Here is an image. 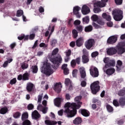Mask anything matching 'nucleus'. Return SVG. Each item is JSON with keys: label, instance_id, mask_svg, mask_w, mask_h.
<instances>
[{"label": "nucleus", "instance_id": "obj_55", "mask_svg": "<svg viewBox=\"0 0 125 125\" xmlns=\"http://www.w3.org/2000/svg\"><path fill=\"white\" fill-rule=\"evenodd\" d=\"M64 83L65 85H70L71 84V81L69 78L65 79Z\"/></svg>", "mask_w": 125, "mask_h": 125}, {"label": "nucleus", "instance_id": "obj_44", "mask_svg": "<svg viewBox=\"0 0 125 125\" xmlns=\"http://www.w3.org/2000/svg\"><path fill=\"white\" fill-rule=\"evenodd\" d=\"M92 103H96L97 105H99V106L101 105V102H100V101L97 99L94 98L92 100Z\"/></svg>", "mask_w": 125, "mask_h": 125}, {"label": "nucleus", "instance_id": "obj_39", "mask_svg": "<svg viewBox=\"0 0 125 125\" xmlns=\"http://www.w3.org/2000/svg\"><path fill=\"white\" fill-rule=\"evenodd\" d=\"M43 96V94L42 93L38 95V103L41 104L42 103V97Z\"/></svg>", "mask_w": 125, "mask_h": 125}, {"label": "nucleus", "instance_id": "obj_8", "mask_svg": "<svg viewBox=\"0 0 125 125\" xmlns=\"http://www.w3.org/2000/svg\"><path fill=\"white\" fill-rule=\"evenodd\" d=\"M41 117L42 116L37 110H34L32 113V118L33 120H35V121H37L38 122L41 120Z\"/></svg>", "mask_w": 125, "mask_h": 125}, {"label": "nucleus", "instance_id": "obj_49", "mask_svg": "<svg viewBox=\"0 0 125 125\" xmlns=\"http://www.w3.org/2000/svg\"><path fill=\"white\" fill-rule=\"evenodd\" d=\"M35 37H36V34L35 33L30 34L29 36L28 35V40L33 41V40L35 39Z\"/></svg>", "mask_w": 125, "mask_h": 125}, {"label": "nucleus", "instance_id": "obj_36", "mask_svg": "<svg viewBox=\"0 0 125 125\" xmlns=\"http://www.w3.org/2000/svg\"><path fill=\"white\" fill-rule=\"evenodd\" d=\"M4 123L5 125H9L10 124H11V123H12V118L10 117L5 119Z\"/></svg>", "mask_w": 125, "mask_h": 125}, {"label": "nucleus", "instance_id": "obj_40", "mask_svg": "<svg viewBox=\"0 0 125 125\" xmlns=\"http://www.w3.org/2000/svg\"><path fill=\"white\" fill-rule=\"evenodd\" d=\"M64 112H65V109L64 111L63 110V109H61L58 111V114L59 116H63V115H64V116H66V117H67V118H73V117H68L67 115H66V114L64 113Z\"/></svg>", "mask_w": 125, "mask_h": 125}, {"label": "nucleus", "instance_id": "obj_21", "mask_svg": "<svg viewBox=\"0 0 125 125\" xmlns=\"http://www.w3.org/2000/svg\"><path fill=\"white\" fill-rule=\"evenodd\" d=\"M33 88H34V84L31 83H27L26 89L28 92H31L33 90Z\"/></svg>", "mask_w": 125, "mask_h": 125}, {"label": "nucleus", "instance_id": "obj_42", "mask_svg": "<svg viewBox=\"0 0 125 125\" xmlns=\"http://www.w3.org/2000/svg\"><path fill=\"white\" fill-rule=\"evenodd\" d=\"M125 95V89H121L118 92V95L119 96H124Z\"/></svg>", "mask_w": 125, "mask_h": 125}, {"label": "nucleus", "instance_id": "obj_59", "mask_svg": "<svg viewBox=\"0 0 125 125\" xmlns=\"http://www.w3.org/2000/svg\"><path fill=\"white\" fill-rule=\"evenodd\" d=\"M93 11L94 13H99V12H100L101 11V9H100V8L96 7L94 8Z\"/></svg>", "mask_w": 125, "mask_h": 125}, {"label": "nucleus", "instance_id": "obj_31", "mask_svg": "<svg viewBox=\"0 0 125 125\" xmlns=\"http://www.w3.org/2000/svg\"><path fill=\"white\" fill-rule=\"evenodd\" d=\"M106 108L108 113H112L114 111V108L110 104H106Z\"/></svg>", "mask_w": 125, "mask_h": 125}, {"label": "nucleus", "instance_id": "obj_48", "mask_svg": "<svg viewBox=\"0 0 125 125\" xmlns=\"http://www.w3.org/2000/svg\"><path fill=\"white\" fill-rule=\"evenodd\" d=\"M22 125H32V123L30 120H26L23 122Z\"/></svg>", "mask_w": 125, "mask_h": 125}, {"label": "nucleus", "instance_id": "obj_1", "mask_svg": "<svg viewBox=\"0 0 125 125\" xmlns=\"http://www.w3.org/2000/svg\"><path fill=\"white\" fill-rule=\"evenodd\" d=\"M82 96H78L75 99L76 103H66L64 105L65 111L64 113L68 117H75L77 115V110L80 109L83 105V102H81Z\"/></svg>", "mask_w": 125, "mask_h": 125}, {"label": "nucleus", "instance_id": "obj_11", "mask_svg": "<svg viewBox=\"0 0 125 125\" xmlns=\"http://www.w3.org/2000/svg\"><path fill=\"white\" fill-rule=\"evenodd\" d=\"M81 11L83 15H86V14H88L90 12V9L86 5H84L82 8Z\"/></svg>", "mask_w": 125, "mask_h": 125}, {"label": "nucleus", "instance_id": "obj_34", "mask_svg": "<svg viewBox=\"0 0 125 125\" xmlns=\"http://www.w3.org/2000/svg\"><path fill=\"white\" fill-rule=\"evenodd\" d=\"M81 10V7L78 6H75L73 8V14H77L79 13V11Z\"/></svg>", "mask_w": 125, "mask_h": 125}, {"label": "nucleus", "instance_id": "obj_41", "mask_svg": "<svg viewBox=\"0 0 125 125\" xmlns=\"http://www.w3.org/2000/svg\"><path fill=\"white\" fill-rule=\"evenodd\" d=\"M70 65L73 69L76 68V66H77V62H76V60L75 59H73L71 61Z\"/></svg>", "mask_w": 125, "mask_h": 125}, {"label": "nucleus", "instance_id": "obj_30", "mask_svg": "<svg viewBox=\"0 0 125 125\" xmlns=\"http://www.w3.org/2000/svg\"><path fill=\"white\" fill-rule=\"evenodd\" d=\"M119 106H121V107H124V106H125V98H120Z\"/></svg>", "mask_w": 125, "mask_h": 125}, {"label": "nucleus", "instance_id": "obj_62", "mask_svg": "<svg viewBox=\"0 0 125 125\" xmlns=\"http://www.w3.org/2000/svg\"><path fill=\"white\" fill-rule=\"evenodd\" d=\"M75 60L76 64H78V65H80V64H81V57H78Z\"/></svg>", "mask_w": 125, "mask_h": 125}, {"label": "nucleus", "instance_id": "obj_38", "mask_svg": "<svg viewBox=\"0 0 125 125\" xmlns=\"http://www.w3.org/2000/svg\"><path fill=\"white\" fill-rule=\"evenodd\" d=\"M72 33L73 38L76 39V38L78 37V33H79V32L77 31V30L76 29H73L72 30Z\"/></svg>", "mask_w": 125, "mask_h": 125}, {"label": "nucleus", "instance_id": "obj_7", "mask_svg": "<svg viewBox=\"0 0 125 125\" xmlns=\"http://www.w3.org/2000/svg\"><path fill=\"white\" fill-rule=\"evenodd\" d=\"M90 74L93 78H97L99 76V71H98V69L93 66H91L89 69Z\"/></svg>", "mask_w": 125, "mask_h": 125}, {"label": "nucleus", "instance_id": "obj_32", "mask_svg": "<svg viewBox=\"0 0 125 125\" xmlns=\"http://www.w3.org/2000/svg\"><path fill=\"white\" fill-rule=\"evenodd\" d=\"M13 117L14 119H19L21 117V112L19 111L15 112L13 115Z\"/></svg>", "mask_w": 125, "mask_h": 125}, {"label": "nucleus", "instance_id": "obj_6", "mask_svg": "<svg viewBox=\"0 0 125 125\" xmlns=\"http://www.w3.org/2000/svg\"><path fill=\"white\" fill-rule=\"evenodd\" d=\"M100 83L99 81H95L90 85V89L93 94H96L100 90Z\"/></svg>", "mask_w": 125, "mask_h": 125}, {"label": "nucleus", "instance_id": "obj_26", "mask_svg": "<svg viewBox=\"0 0 125 125\" xmlns=\"http://www.w3.org/2000/svg\"><path fill=\"white\" fill-rule=\"evenodd\" d=\"M28 118H29V114H28V112H24L22 114L21 121L24 122V121H26Z\"/></svg>", "mask_w": 125, "mask_h": 125}, {"label": "nucleus", "instance_id": "obj_5", "mask_svg": "<svg viewBox=\"0 0 125 125\" xmlns=\"http://www.w3.org/2000/svg\"><path fill=\"white\" fill-rule=\"evenodd\" d=\"M123 12L122 10L115 9L112 11V15L115 21H121L123 19Z\"/></svg>", "mask_w": 125, "mask_h": 125}, {"label": "nucleus", "instance_id": "obj_19", "mask_svg": "<svg viewBox=\"0 0 125 125\" xmlns=\"http://www.w3.org/2000/svg\"><path fill=\"white\" fill-rule=\"evenodd\" d=\"M44 123L46 125H57V122L53 121L52 120H45Z\"/></svg>", "mask_w": 125, "mask_h": 125}, {"label": "nucleus", "instance_id": "obj_60", "mask_svg": "<svg viewBox=\"0 0 125 125\" xmlns=\"http://www.w3.org/2000/svg\"><path fill=\"white\" fill-rule=\"evenodd\" d=\"M27 109L29 110H33L34 109V105L32 104H30L27 105Z\"/></svg>", "mask_w": 125, "mask_h": 125}, {"label": "nucleus", "instance_id": "obj_56", "mask_svg": "<svg viewBox=\"0 0 125 125\" xmlns=\"http://www.w3.org/2000/svg\"><path fill=\"white\" fill-rule=\"evenodd\" d=\"M99 55V53L97 51H95V52L92 53L91 56H92V58H94L96 57L97 56H98Z\"/></svg>", "mask_w": 125, "mask_h": 125}, {"label": "nucleus", "instance_id": "obj_17", "mask_svg": "<svg viewBox=\"0 0 125 125\" xmlns=\"http://www.w3.org/2000/svg\"><path fill=\"white\" fill-rule=\"evenodd\" d=\"M79 71H80L81 79H85V77H86V72H85L84 68L83 67L80 68L79 69Z\"/></svg>", "mask_w": 125, "mask_h": 125}, {"label": "nucleus", "instance_id": "obj_23", "mask_svg": "<svg viewBox=\"0 0 125 125\" xmlns=\"http://www.w3.org/2000/svg\"><path fill=\"white\" fill-rule=\"evenodd\" d=\"M115 62L114 61L110 60L107 64H105L104 68L107 69L108 67H111V66H115Z\"/></svg>", "mask_w": 125, "mask_h": 125}, {"label": "nucleus", "instance_id": "obj_51", "mask_svg": "<svg viewBox=\"0 0 125 125\" xmlns=\"http://www.w3.org/2000/svg\"><path fill=\"white\" fill-rule=\"evenodd\" d=\"M113 104L115 107H119L120 106V103L117 100H114L113 101Z\"/></svg>", "mask_w": 125, "mask_h": 125}, {"label": "nucleus", "instance_id": "obj_35", "mask_svg": "<svg viewBox=\"0 0 125 125\" xmlns=\"http://www.w3.org/2000/svg\"><path fill=\"white\" fill-rule=\"evenodd\" d=\"M75 28L76 29V31H78V33H82L83 30V26L81 25L75 26Z\"/></svg>", "mask_w": 125, "mask_h": 125}, {"label": "nucleus", "instance_id": "obj_54", "mask_svg": "<svg viewBox=\"0 0 125 125\" xmlns=\"http://www.w3.org/2000/svg\"><path fill=\"white\" fill-rule=\"evenodd\" d=\"M47 111H48V107L44 106L42 108L41 112H42V113L43 114H46V113H47Z\"/></svg>", "mask_w": 125, "mask_h": 125}, {"label": "nucleus", "instance_id": "obj_3", "mask_svg": "<svg viewBox=\"0 0 125 125\" xmlns=\"http://www.w3.org/2000/svg\"><path fill=\"white\" fill-rule=\"evenodd\" d=\"M58 51H59V49L57 48H55L53 50L51 56L50 61L54 64L53 66L54 69H58L59 66L61 65V63H62V57L61 55L55 56L58 53Z\"/></svg>", "mask_w": 125, "mask_h": 125}, {"label": "nucleus", "instance_id": "obj_50", "mask_svg": "<svg viewBox=\"0 0 125 125\" xmlns=\"http://www.w3.org/2000/svg\"><path fill=\"white\" fill-rule=\"evenodd\" d=\"M29 67V65L26 63H22L21 65V68L22 70H25V69H27Z\"/></svg>", "mask_w": 125, "mask_h": 125}, {"label": "nucleus", "instance_id": "obj_27", "mask_svg": "<svg viewBox=\"0 0 125 125\" xmlns=\"http://www.w3.org/2000/svg\"><path fill=\"white\" fill-rule=\"evenodd\" d=\"M30 74L27 72H25L22 75V81H29Z\"/></svg>", "mask_w": 125, "mask_h": 125}, {"label": "nucleus", "instance_id": "obj_12", "mask_svg": "<svg viewBox=\"0 0 125 125\" xmlns=\"http://www.w3.org/2000/svg\"><path fill=\"white\" fill-rule=\"evenodd\" d=\"M118 38L117 37L115 36H110L108 38L107 41V43L108 44H113V43H115L116 42H117Z\"/></svg>", "mask_w": 125, "mask_h": 125}, {"label": "nucleus", "instance_id": "obj_29", "mask_svg": "<svg viewBox=\"0 0 125 125\" xmlns=\"http://www.w3.org/2000/svg\"><path fill=\"white\" fill-rule=\"evenodd\" d=\"M93 30V27H92V25H88L86 27H85L84 31L86 33H89V32H91Z\"/></svg>", "mask_w": 125, "mask_h": 125}, {"label": "nucleus", "instance_id": "obj_18", "mask_svg": "<svg viewBox=\"0 0 125 125\" xmlns=\"http://www.w3.org/2000/svg\"><path fill=\"white\" fill-rule=\"evenodd\" d=\"M18 39L19 41H22L23 40L24 42H26V41H28L29 40V35L25 36V34H21L18 37Z\"/></svg>", "mask_w": 125, "mask_h": 125}, {"label": "nucleus", "instance_id": "obj_46", "mask_svg": "<svg viewBox=\"0 0 125 125\" xmlns=\"http://www.w3.org/2000/svg\"><path fill=\"white\" fill-rule=\"evenodd\" d=\"M83 22H84V23H86V24H88V22H89V17L88 16H86L85 17L83 18Z\"/></svg>", "mask_w": 125, "mask_h": 125}, {"label": "nucleus", "instance_id": "obj_37", "mask_svg": "<svg viewBox=\"0 0 125 125\" xmlns=\"http://www.w3.org/2000/svg\"><path fill=\"white\" fill-rule=\"evenodd\" d=\"M23 14H24V12H23V10H18L17 11L16 16L17 17H21Z\"/></svg>", "mask_w": 125, "mask_h": 125}, {"label": "nucleus", "instance_id": "obj_25", "mask_svg": "<svg viewBox=\"0 0 125 125\" xmlns=\"http://www.w3.org/2000/svg\"><path fill=\"white\" fill-rule=\"evenodd\" d=\"M102 17L104 18V19H105L107 21H111V16L107 15L106 13L102 14Z\"/></svg>", "mask_w": 125, "mask_h": 125}, {"label": "nucleus", "instance_id": "obj_20", "mask_svg": "<svg viewBox=\"0 0 125 125\" xmlns=\"http://www.w3.org/2000/svg\"><path fill=\"white\" fill-rule=\"evenodd\" d=\"M89 61V59L88 58V55H83L82 56V62L83 64H85L88 62Z\"/></svg>", "mask_w": 125, "mask_h": 125}, {"label": "nucleus", "instance_id": "obj_53", "mask_svg": "<svg viewBox=\"0 0 125 125\" xmlns=\"http://www.w3.org/2000/svg\"><path fill=\"white\" fill-rule=\"evenodd\" d=\"M78 75V69H74L72 71V76L74 78H77V76Z\"/></svg>", "mask_w": 125, "mask_h": 125}, {"label": "nucleus", "instance_id": "obj_14", "mask_svg": "<svg viewBox=\"0 0 125 125\" xmlns=\"http://www.w3.org/2000/svg\"><path fill=\"white\" fill-rule=\"evenodd\" d=\"M84 42V41L83 40V38L80 37L76 40V44L78 47H81V46H83Z\"/></svg>", "mask_w": 125, "mask_h": 125}, {"label": "nucleus", "instance_id": "obj_16", "mask_svg": "<svg viewBox=\"0 0 125 125\" xmlns=\"http://www.w3.org/2000/svg\"><path fill=\"white\" fill-rule=\"evenodd\" d=\"M63 101V99L62 98H57L54 100V104L57 107L61 106V102Z\"/></svg>", "mask_w": 125, "mask_h": 125}, {"label": "nucleus", "instance_id": "obj_61", "mask_svg": "<svg viewBox=\"0 0 125 125\" xmlns=\"http://www.w3.org/2000/svg\"><path fill=\"white\" fill-rule=\"evenodd\" d=\"M86 79H84V81H83L81 83V85L82 87H85L86 86V82H85Z\"/></svg>", "mask_w": 125, "mask_h": 125}, {"label": "nucleus", "instance_id": "obj_2", "mask_svg": "<svg viewBox=\"0 0 125 125\" xmlns=\"http://www.w3.org/2000/svg\"><path fill=\"white\" fill-rule=\"evenodd\" d=\"M125 42H120L118 43L116 48L110 47L106 49V53L107 55H114L117 52L118 54H123L124 52H125Z\"/></svg>", "mask_w": 125, "mask_h": 125}, {"label": "nucleus", "instance_id": "obj_4", "mask_svg": "<svg viewBox=\"0 0 125 125\" xmlns=\"http://www.w3.org/2000/svg\"><path fill=\"white\" fill-rule=\"evenodd\" d=\"M41 71L47 77L53 74V69L51 68L50 64L47 62H43V66L41 68Z\"/></svg>", "mask_w": 125, "mask_h": 125}, {"label": "nucleus", "instance_id": "obj_22", "mask_svg": "<svg viewBox=\"0 0 125 125\" xmlns=\"http://www.w3.org/2000/svg\"><path fill=\"white\" fill-rule=\"evenodd\" d=\"M94 7H104L105 6V4L104 3H102L101 1H98L94 3Z\"/></svg>", "mask_w": 125, "mask_h": 125}, {"label": "nucleus", "instance_id": "obj_52", "mask_svg": "<svg viewBox=\"0 0 125 125\" xmlns=\"http://www.w3.org/2000/svg\"><path fill=\"white\" fill-rule=\"evenodd\" d=\"M74 25L75 26V27H77V26H80L81 25V21L79 20H77L74 21Z\"/></svg>", "mask_w": 125, "mask_h": 125}, {"label": "nucleus", "instance_id": "obj_47", "mask_svg": "<svg viewBox=\"0 0 125 125\" xmlns=\"http://www.w3.org/2000/svg\"><path fill=\"white\" fill-rule=\"evenodd\" d=\"M52 27H51V25H49L48 28V30H47L44 34L45 37H48V35H49V31H51V29Z\"/></svg>", "mask_w": 125, "mask_h": 125}, {"label": "nucleus", "instance_id": "obj_58", "mask_svg": "<svg viewBox=\"0 0 125 125\" xmlns=\"http://www.w3.org/2000/svg\"><path fill=\"white\" fill-rule=\"evenodd\" d=\"M117 5H121L123 4V0H114Z\"/></svg>", "mask_w": 125, "mask_h": 125}, {"label": "nucleus", "instance_id": "obj_45", "mask_svg": "<svg viewBox=\"0 0 125 125\" xmlns=\"http://www.w3.org/2000/svg\"><path fill=\"white\" fill-rule=\"evenodd\" d=\"M91 19L94 22H96L98 20V16L96 15H93L91 16Z\"/></svg>", "mask_w": 125, "mask_h": 125}, {"label": "nucleus", "instance_id": "obj_24", "mask_svg": "<svg viewBox=\"0 0 125 125\" xmlns=\"http://www.w3.org/2000/svg\"><path fill=\"white\" fill-rule=\"evenodd\" d=\"M82 122H83L82 118L81 117H77L73 121V124L74 125H80L82 124Z\"/></svg>", "mask_w": 125, "mask_h": 125}, {"label": "nucleus", "instance_id": "obj_13", "mask_svg": "<svg viewBox=\"0 0 125 125\" xmlns=\"http://www.w3.org/2000/svg\"><path fill=\"white\" fill-rule=\"evenodd\" d=\"M104 72H105V74L107 75V76H111L115 73V70L114 68H108L106 70H105V67L103 68Z\"/></svg>", "mask_w": 125, "mask_h": 125}, {"label": "nucleus", "instance_id": "obj_28", "mask_svg": "<svg viewBox=\"0 0 125 125\" xmlns=\"http://www.w3.org/2000/svg\"><path fill=\"white\" fill-rule=\"evenodd\" d=\"M7 112H8V108L6 107H2L0 109V114H1V115L6 114Z\"/></svg>", "mask_w": 125, "mask_h": 125}, {"label": "nucleus", "instance_id": "obj_43", "mask_svg": "<svg viewBox=\"0 0 125 125\" xmlns=\"http://www.w3.org/2000/svg\"><path fill=\"white\" fill-rule=\"evenodd\" d=\"M32 72L33 73V74H37L38 73V66L37 65L32 66Z\"/></svg>", "mask_w": 125, "mask_h": 125}, {"label": "nucleus", "instance_id": "obj_10", "mask_svg": "<svg viewBox=\"0 0 125 125\" xmlns=\"http://www.w3.org/2000/svg\"><path fill=\"white\" fill-rule=\"evenodd\" d=\"M53 88L56 93H60V92H61V88H62L61 83H56Z\"/></svg>", "mask_w": 125, "mask_h": 125}, {"label": "nucleus", "instance_id": "obj_57", "mask_svg": "<svg viewBox=\"0 0 125 125\" xmlns=\"http://www.w3.org/2000/svg\"><path fill=\"white\" fill-rule=\"evenodd\" d=\"M54 29H55L54 26H52L51 31H50V32L49 34V36L48 37V40H49V39H50V36L52 35V33H53V32H54Z\"/></svg>", "mask_w": 125, "mask_h": 125}, {"label": "nucleus", "instance_id": "obj_9", "mask_svg": "<svg viewBox=\"0 0 125 125\" xmlns=\"http://www.w3.org/2000/svg\"><path fill=\"white\" fill-rule=\"evenodd\" d=\"M94 43V39H90L85 42V46L87 49H90L93 46Z\"/></svg>", "mask_w": 125, "mask_h": 125}, {"label": "nucleus", "instance_id": "obj_64", "mask_svg": "<svg viewBox=\"0 0 125 125\" xmlns=\"http://www.w3.org/2000/svg\"><path fill=\"white\" fill-rule=\"evenodd\" d=\"M16 82H17L16 78H14L10 81V84H15Z\"/></svg>", "mask_w": 125, "mask_h": 125}, {"label": "nucleus", "instance_id": "obj_15", "mask_svg": "<svg viewBox=\"0 0 125 125\" xmlns=\"http://www.w3.org/2000/svg\"><path fill=\"white\" fill-rule=\"evenodd\" d=\"M79 113H80L82 116L84 117H89L90 113L87 110L85 109H81L79 110Z\"/></svg>", "mask_w": 125, "mask_h": 125}, {"label": "nucleus", "instance_id": "obj_33", "mask_svg": "<svg viewBox=\"0 0 125 125\" xmlns=\"http://www.w3.org/2000/svg\"><path fill=\"white\" fill-rule=\"evenodd\" d=\"M57 43V40L55 39H52L50 41V44L53 47L55 46V44Z\"/></svg>", "mask_w": 125, "mask_h": 125}, {"label": "nucleus", "instance_id": "obj_63", "mask_svg": "<svg viewBox=\"0 0 125 125\" xmlns=\"http://www.w3.org/2000/svg\"><path fill=\"white\" fill-rule=\"evenodd\" d=\"M65 97L66 100H70L71 99V95L69 93L65 94Z\"/></svg>", "mask_w": 125, "mask_h": 125}]
</instances>
